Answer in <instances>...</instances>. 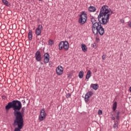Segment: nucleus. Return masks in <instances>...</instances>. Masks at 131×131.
Instances as JSON below:
<instances>
[{"mask_svg":"<svg viewBox=\"0 0 131 131\" xmlns=\"http://www.w3.org/2000/svg\"><path fill=\"white\" fill-rule=\"evenodd\" d=\"M28 37L29 40H32V31L29 30L28 33Z\"/></svg>","mask_w":131,"mask_h":131,"instance_id":"f3484780","label":"nucleus"},{"mask_svg":"<svg viewBox=\"0 0 131 131\" xmlns=\"http://www.w3.org/2000/svg\"><path fill=\"white\" fill-rule=\"evenodd\" d=\"M127 25L129 26V27H130V28H131V21H128L127 23Z\"/></svg>","mask_w":131,"mask_h":131,"instance_id":"bb28decb","label":"nucleus"},{"mask_svg":"<svg viewBox=\"0 0 131 131\" xmlns=\"http://www.w3.org/2000/svg\"><path fill=\"white\" fill-rule=\"evenodd\" d=\"M90 86L95 91H97L99 89V85L98 84H91Z\"/></svg>","mask_w":131,"mask_h":131,"instance_id":"f8f14e48","label":"nucleus"},{"mask_svg":"<svg viewBox=\"0 0 131 131\" xmlns=\"http://www.w3.org/2000/svg\"><path fill=\"white\" fill-rule=\"evenodd\" d=\"M66 98L67 99H69V98H71V94L70 93H68L66 95Z\"/></svg>","mask_w":131,"mask_h":131,"instance_id":"b1692460","label":"nucleus"},{"mask_svg":"<svg viewBox=\"0 0 131 131\" xmlns=\"http://www.w3.org/2000/svg\"><path fill=\"white\" fill-rule=\"evenodd\" d=\"M92 30L95 35H96V34H98V33H99L100 35H103L104 32H105L104 28H103V27H102V23L95 27L94 29H92Z\"/></svg>","mask_w":131,"mask_h":131,"instance_id":"7ed1b4c3","label":"nucleus"},{"mask_svg":"<svg viewBox=\"0 0 131 131\" xmlns=\"http://www.w3.org/2000/svg\"><path fill=\"white\" fill-rule=\"evenodd\" d=\"M78 77H79V78H82V77H83V71H81L78 74Z\"/></svg>","mask_w":131,"mask_h":131,"instance_id":"412c9836","label":"nucleus"},{"mask_svg":"<svg viewBox=\"0 0 131 131\" xmlns=\"http://www.w3.org/2000/svg\"><path fill=\"white\" fill-rule=\"evenodd\" d=\"M88 19V14L85 11H82L80 15V17L78 19V23L80 24V25H83L85 22H86V20Z\"/></svg>","mask_w":131,"mask_h":131,"instance_id":"20e7f679","label":"nucleus"},{"mask_svg":"<svg viewBox=\"0 0 131 131\" xmlns=\"http://www.w3.org/2000/svg\"><path fill=\"white\" fill-rule=\"evenodd\" d=\"M108 8L107 6L104 5L100 9L99 14L98 16L99 22L97 21V19L95 17H92L91 18V21L92 23V29H95V27H97L101 23L102 25H106L109 22L110 16L113 14V12L110 11Z\"/></svg>","mask_w":131,"mask_h":131,"instance_id":"f03ea898","label":"nucleus"},{"mask_svg":"<svg viewBox=\"0 0 131 131\" xmlns=\"http://www.w3.org/2000/svg\"><path fill=\"white\" fill-rule=\"evenodd\" d=\"M119 114H120V112L118 111L117 112L116 115H115V118L117 119V121H118L120 119V118L119 117Z\"/></svg>","mask_w":131,"mask_h":131,"instance_id":"6ab92c4d","label":"nucleus"},{"mask_svg":"<svg viewBox=\"0 0 131 131\" xmlns=\"http://www.w3.org/2000/svg\"><path fill=\"white\" fill-rule=\"evenodd\" d=\"M63 71H64V69L61 66H58L56 68V73L57 75H62V74H63Z\"/></svg>","mask_w":131,"mask_h":131,"instance_id":"1a4fd4ad","label":"nucleus"},{"mask_svg":"<svg viewBox=\"0 0 131 131\" xmlns=\"http://www.w3.org/2000/svg\"><path fill=\"white\" fill-rule=\"evenodd\" d=\"M47 117V113H46V111L45 108H42L40 112V115L39 116V120L40 121H42L46 119Z\"/></svg>","mask_w":131,"mask_h":131,"instance_id":"423d86ee","label":"nucleus"},{"mask_svg":"<svg viewBox=\"0 0 131 131\" xmlns=\"http://www.w3.org/2000/svg\"><path fill=\"white\" fill-rule=\"evenodd\" d=\"M112 120H115V117H114V115H112Z\"/></svg>","mask_w":131,"mask_h":131,"instance_id":"c756f323","label":"nucleus"},{"mask_svg":"<svg viewBox=\"0 0 131 131\" xmlns=\"http://www.w3.org/2000/svg\"><path fill=\"white\" fill-rule=\"evenodd\" d=\"M96 7H94V6H90L89 8H88V11L89 12H96Z\"/></svg>","mask_w":131,"mask_h":131,"instance_id":"9b49d317","label":"nucleus"},{"mask_svg":"<svg viewBox=\"0 0 131 131\" xmlns=\"http://www.w3.org/2000/svg\"><path fill=\"white\" fill-rule=\"evenodd\" d=\"M117 108V102L115 101L113 104V110L114 112H116V109Z\"/></svg>","mask_w":131,"mask_h":131,"instance_id":"2eb2a0df","label":"nucleus"},{"mask_svg":"<svg viewBox=\"0 0 131 131\" xmlns=\"http://www.w3.org/2000/svg\"><path fill=\"white\" fill-rule=\"evenodd\" d=\"M118 125H119V124L118 123V121H114V126H113L114 129H118Z\"/></svg>","mask_w":131,"mask_h":131,"instance_id":"ddd939ff","label":"nucleus"},{"mask_svg":"<svg viewBox=\"0 0 131 131\" xmlns=\"http://www.w3.org/2000/svg\"><path fill=\"white\" fill-rule=\"evenodd\" d=\"M121 23H124V20H121Z\"/></svg>","mask_w":131,"mask_h":131,"instance_id":"473e14b6","label":"nucleus"},{"mask_svg":"<svg viewBox=\"0 0 131 131\" xmlns=\"http://www.w3.org/2000/svg\"><path fill=\"white\" fill-rule=\"evenodd\" d=\"M58 49L59 51H61L63 49L65 51H68L69 50V43L67 41H61L58 45Z\"/></svg>","mask_w":131,"mask_h":131,"instance_id":"39448f33","label":"nucleus"},{"mask_svg":"<svg viewBox=\"0 0 131 131\" xmlns=\"http://www.w3.org/2000/svg\"><path fill=\"white\" fill-rule=\"evenodd\" d=\"M35 58L36 61H37V62H40V61H41L42 57H41V53H40V51H36V52L35 54Z\"/></svg>","mask_w":131,"mask_h":131,"instance_id":"0eeeda50","label":"nucleus"},{"mask_svg":"<svg viewBox=\"0 0 131 131\" xmlns=\"http://www.w3.org/2000/svg\"><path fill=\"white\" fill-rule=\"evenodd\" d=\"M91 74H92V72L91 71V70H88L85 76V79H89L91 77Z\"/></svg>","mask_w":131,"mask_h":131,"instance_id":"dca6fc26","label":"nucleus"},{"mask_svg":"<svg viewBox=\"0 0 131 131\" xmlns=\"http://www.w3.org/2000/svg\"><path fill=\"white\" fill-rule=\"evenodd\" d=\"M43 63L47 64L50 62V54L48 53L44 54Z\"/></svg>","mask_w":131,"mask_h":131,"instance_id":"9d476101","label":"nucleus"},{"mask_svg":"<svg viewBox=\"0 0 131 131\" xmlns=\"http://www.w3.org/2000/svg\"><path fill=\"white\" fill-rule=\"evenodd\" d=\"M98 113V115H102V114H103V112L102 111V110H99Z\"/></svg>","mask_w":131,"mask_h":131,"instance_id":"393cba45","label":"nucleus"},{"mask_svg":"<svg viewBox=\"0 0 131 131\" xmlns=\"http://www.w3.org/2000/svg\"><path fill=\"white\" fill-rule=\"evenodd\" d=\"M49 63L50 67H52V66H53V62L52 61H50Z\"/></svg>","mask_w":131,"mask_h":131,"instance_id":"cd10ccee","label":"nucleus"},{"mask_svg":"<svg viewBox=\"0 0 131 131\" xmlns=\"http://www.w3.org/2000/svg\"><path fill=\"white\" fill-rule=\"evenodd\" d=\"M2 99H3L4 100H6V99H7V97L3 96H2Z\"/></svg>","mask_w":131,"mask_h":131,"instance_id":"2f4dec72","label":"nucleus"},{"mask_svg":"<svg viewBox=\"0 0 131 131\" xmlns=\"http://www.w3.org/2000/svg\"><path fill=\"white\" fill-rule=\"evenodd\" d=\"M81 49L83 51V52H86L88 51V48L86 47V46L84 44L81 45Z\"/></svg>","mask_w":131,"mask_h":131,"instance_id":"a211bd4d","label":"nucleus"},{"mask_svg":"<svg viewBox=\"0 0 131 131\" xmlns=\"http://www.w3.org/2000/svg\"><path fill=\"white\" fill-rule=\"evenodd\" d=\"M48 45L49 46H53L54 45V40L50 39L48 41Z\"/></svg>","mask_w":131,"mask_h":131,"instance_id":"5701e85b","label":"nucleus"},{"mask_svg":"<svg viewBox=\"0 0 131 131\" xmlns=\"http://www.w3.org/2000/svg\"><path fill=\"white\" fill-rule=\"evenodd\" d=\"M84 100H85V102L86 103H88L89 101H90V96H89V95H88L87 94H85Z\"/></svg>","mask_w":131,"mask_h":131,"instance_id":"aec40b11","label":"nucleus"},{"mask_svg":"<svg viewBox=\"0 0 131 131\" xmlns=\"http://www.w3.org/2000/svg\"><path fill=\"white\" fill-rule=\"evenodd\" d=\"M129 92H130L131 93V86L129 88Z\"/></svg>","mask_w":131,"mask_h":131,"instance_id":"72a5a7b5","label":"nucleus"},{"mask_svg":"<svg viewBox=\"0 0 131 131\" xmlns=\"http://www.w3.org/2000/svg\"><path fill=\"white\" fill-rule=\"evenodd\" d=\"M2 2L3 5H4V6H6V7H9V6L11 5L7 0H2Z\"/></svg>","mask_w":131,"mask_h":131,"instance_id":"4468645a","label":"nucleus"},{"mask_svg":"<svg viewBox=\"0 0 131 131\" xmlns=\"http://www.w3.org/2000/svg\"><path fill=\"white\" fill-rule=\"evenodd\" d=\"M102 60H106V55H103L102 56Z\"/></svg>","mask_w":131,"mask_h":131,"instance_id":"c85d7f7f","label":"nucleus"},{"mask_svg":"<svg viewBox=\"0 0 131 131\" xmlns=\"http://www.w3.org/2000/svg\"><path fill=\"white\" fill-rule=\"evenodd\" d=\"M23 105H25L26 104V101H25V100H22Z\"/></svg>","mask_w":131,"mask_h":131,"instance_id":"7c9ffc66","label":"nucleus"},{"mask_svg":"<svg viewBox=\"0 0 131 131\" xmlns=\"http://www.w3.org/2000/svg\"><path fill=\"white\" fill-rule=\"evenodd\" d=\"M93 47L94 49H97V43H94L93 44Z\"/></svg>","mask_w":131,"mask_h":131,"instance_id":"a878e982","label":"nucleus"},{"mask_svg":"<svg viewBox=\"0 0 131 131\" xmlns=\"http://www.w3.org/2000/svg\"><path fill=\"white\" fill-rule=\"evenodd\" d=\"M98 40H99L100 39H99V38H98Z\"/></svg>","mask_w":131,"mask_h":131,"instance_id":"c9c22d12","label":"nucleus"},{"mask_svg":"<svg viewBox=\"0 0 131 131\" xmlns=\"http://www.w3.org/2000/svg\"><path fill=\"white\" fill-rule=\"evenodd\" d=\"M10 109H13V114L15 117L12 125L14 127V131H21L24 126V119L23 115L25 112L26 107L22 108V103L19 100H13L8 103L5 106L6 112H9Z\"/></svg>","mask_w":131,"mask_h":131,"instance_id":"f257e3e1","label":"nucleus"},{"mask_svg":"<svg viewBox=\"0 0 131 131\" xmlns=\"http://www.w3.org/2000/svg\"><path fill=\"white\" fill-rule=\"evenodd\" d=\"M86 94H87V95L89 96L90 98H91V97H92V96L94 95V92L92 91H89Z\"/></svg>","mask_w":131,"mask_h":131,"instance_id":"4be33fe9","label":"nucleus"},{"mask_svg":"<svg viewBox=\"0 0 131 131\" xmlns=\"http://www.w3.org/2000/svg\"><path fill=\"white\" fill-rule=\"evenodd\" d=\"M41 30H42V26L39 25L38 27L35 30V34L38 36L41 34Z\"/></svg>","mask_w":131,"mask_h":131,"instance_id":"6e6552de","label":"nucleus"},{"mask_svg":"<svg viewBox=\"0 0 131 131\" xmlns=\"http://www.w3.org/2000/svg\"><path fill=\"white\" fill-rule=\"evenodd\" d=\"M38 1H39L40 2H42V0H38Z\"/></svg>","mask_w":131,"mask_h":131,"instance_id":"f704fd0d","label":"nucleus"}]
</instances>
